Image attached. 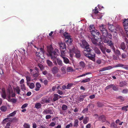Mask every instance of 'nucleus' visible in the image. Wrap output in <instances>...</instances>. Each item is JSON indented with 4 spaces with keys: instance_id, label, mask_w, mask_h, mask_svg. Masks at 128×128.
I'll return each mask as SVG.
<instances>
[{
    "instance_id": "obj_1",
    "label": "nucleus",
    "mask_w": 128,
    "mask_h": 128,
    "mask_svg": "<svg viewBox=\"0 0 128 128\" xmlns=\"http://www.w3.org/2000/svg\"><path fill=\"white\" fill-rule=\"evenodd\" d=\"M80 46L82 48L85 49L84 52V55L89 59L94 61H95L96 54L94 52H91L92 49L89 47V46L87 42L85 40H83L82 41V44H80Z\"/></svg>"
},
{
    "instance_id": "obj_2",
    "label": "nucleus",
    "mask_w": 128,
    "mask_h": 128,
    "mask_svg": "<svg viewBox=\"0 0 128 128\" xmlns=\"http://www.w3.org/2000/svg\"><path fill=\"white\" fill-rule=\"evenodd\" d=\"M47 49L48 55L50 56L51 59L52 60L55 59L58 55V53H59V50L57 48H55L54 50L52 45H50L49 46H47Z\"/></svg>"
},
{
    "instance_id": "obj_3",
    "label": "nucleus",
    "mask_w": 128,
    "mask_h": 128,
    "mask_svg": "<svg viewBox=\"0 0 128 128\" xmlns=\"http://www.w3.org/2000/svg\"><path fill=\"white\" fill-rule=\"evenodd\" d=\"M106 26L102 24L99 27V28L102 36H103L104 39H105L107 37L108 32L106 28Z\"/></svg>"
},
{
    "instance_id": "obj_4",
    "label": "nucleus",
    "mask_w": 128,
    "mask_h": 128,
    "mask_svg": "<svg viewBox=\"0 0 128 128\" xmlns=\"http://www.w3.org/2000/svg\"><path fill=\"white\" fill-rule=\"evenodd\" d=\"M104 43H107V45L109 46L113 50V51H115V48L114 46L113 43L112 41L106 40L105 39L104 40Z\"/></svg>"
},
{
    "instance_id": "obj_5",
    "label": "nucleus",
    "mask_w": 128,
    "mask_h": 128,
    "mask_svg": "<svg viewBox=\"0 0 128 128\" xmlns=\"http://www.w3.org/2000/svg\"><path fill=\"white\" fill-rule=\"evenodd\" d=\"M123 24L125 32L128 36V18L125 19L124 21L123 22Z\"/></svg>"
},
{
    "instance_id": "obj_6",
    "label": "nucleus",
    "mask_w": 128,
    "mask_h": 128,
    "mask_svg": "<svg viewBox=\"0 0 128 128\" xmlns=\"http://www.w3.org/2000/svg\"><path fill=\"white\" fill-rule=\"evenodd\" d=\"M94 38H98V36L100 35V33L98 31L96 30H94L90 32Z\"/></svg>"
},
{
    "instance_id": "obj_7",
    "label": "nucleus",
    "mask_w": 128,
    "mask_h": 128,
    "mask_svg": "<svg viewBox=\"0 0 128 128\" xmlns=\"http://www.w3.org/2000/svg\"><path fill=\"white\" fill-rule=\"evenodd\" d=\"M98 40L96 39V38L91 39L92 43L96 46H100L101 44V40L99 39V38H98Z\"/></svg>"
},
{
    "instance_id": "obj_8",
    "label": "nucleus",
    "mask_w": 128,
    "mask_h": 128,
    "mask_svg": "<svg viewBox=\"0 0 128 128\" xmlns=\"http://www.w3.org/2000/svg\"><path fill=\"white\" fill-rule=\"evenodd\" d=\"M44 53H41L37 52L36 53V55L38 57V59H44L45 58L44 57Z\"/></svg>"
},
{
    "instance_id": "obj_9",
    "label": "nucleus",
    "mask_w": 128,
    "mask_h": 128,
    "mask_svg": "<svg viewBox=\"0 0 128 128\" xmlns=\"http://www.w3.org/2000/svg\"><path fill=\"white\" fill-rule=\"evenodd\" d=\"M116 31L118 32V33H120L122 34L124 33L123 28L119 25H118L116 26Z\"/></svg>"
},
{
    "instance_id": "obj_10",
    "label": "nucleus",
    "mask_w": 128,
    "mask_h": 128,
    "mask_svg": "<svg viewBox=\"0 0 128 128\" xmlns=\"http://www.w3.org/2000/svg\"><path fill=\"white\" fill-rule=\"evenodd\" d=\"M58 70L59 69L57 67L54 66L52 68L51 71L53 74H55L58 72Z\"/></svg>"
},
{
    "instance_id": "obj_11",
    "label": "nucleus",
    "mask_w": 128,
    "mask_h": 128,
    "mask_svg": "<svg viewBox=\"0 0 128 128\" xmlns=\"http://www.w3.org/2000/svg\"><path fill=\"white\" fill-rule=\"evenodd\" d=\"M67 38L65 39L66 43L68 44H70L72 41V39L70 38V36H67Z\"/></svg>"
},
{
    "instance_id": "obj_12",
    "label": "nucleus",
    "mask_w": 128,
    "mask_h": 128,
    "mask_svg": "<svg viewBox=\"0 0 128 128\" xmlns=\"http://www.w3.org/2000/svg\"><path fill=\"white\" fill-rule=\"evenodd\" d=\"M42 113L44 114H52L53 113L52 110L50 109H47L46 110H44Z\"/></svg>"
},
{
    "instance_id": "obj_13",
    "label": "nucleus",
    "mask_w": 128,
    "mask_h": 128,
    "mask_svg": "<svg viewBox=\"0 0 128 128\" xmlns=\"http://www.w3.org/2000/svg\"><path fill=\"white\" fill-rule=\"evenodd\" d=\"M92 49L95 52L98 54H100L101 52L100 50L97 47L94 46L93 47Z\"/></svg>"
},
{
    "instance_id": "obj_14",
    "label": "nucleus",
    "mask_w": 128,
    "mask_h": 128,
    "mask_svg": "<svg viewBox=\"0 0 128 128\" xmlns=\"http://www.w3.org/2000/svg\"><path fill=\"white\" fill-rule=\"evenodd\" d=\"M50 102V100L49 99H47L45 97H43L42 98V100L41 101V103L42 104H44V103H49Z\"/></svg>"
},
{
    "instance_id": "obj_15",
    "label": "nucleus",
    "mask_w": 128,
    "mask_h": 128,
    "mask_svg": "<svg viewBox=\"0 0 128 128\" xmlns=\"http://www.w3.org/2000/svg\"><path fill=\"white\" fill-rule=\"evenodd\" d=\"M100 48L102 53L106 55V48L102 46H100Z\"/></svg>"
},
{
    "instance_id": "obj_16",
    "label": "nucleus",
    "mask_w": 128,
    "mask_h": 128,
    "mask_svg": "<svg viewBox=\"0 0 128 128\" xmlns=\"http://www.w3.org/2000/svg\"><path fill=\"white\" fill-rule=\"evenodd\" d=\"M126 48V45L125 43L124 42H122L120 44V46L119 47L120 48L122 49L124 51Z\"/></svg>"
},
{
    "instance_id": "obj_17",
    "label": "nucleus",
    "mask_w": 128,
    "mask_h": 128,
    "mask_svg": "<svg viewBox=\"0 0 128 128\" xmlns=\"http://www.w3.org/2000/svg\"><path fill=\"white\" fill-rule=\"evenodd\" d=\"M108 28L109 30L112 32L114 31L116 29L114 28V26L112 24L109 25Z\"/></svg>"
},
{
    "instance_id": "obj_18",
    "label": "nucleus",
    "mask_w": 128,
    "mask_h": 128,
    "mask_svg": "<svg viewBox=\"0 0 128 128\" xmlns=\"http://www.w3.org/2000/svg\"><path fill=\"white\" fill-rule=\"evenodd\" d=\"M60 50H65L66 49V46L64 43H61L60 44Z\"/></svg>"
},
{
    "instance_id": "obj_19",
    "label": "nucleus",
    "mask_w": 128,
    "mask_h": 128,
    "mask_svg": "<svg viewBox=\"0 0 128 128\" xmlns=\"http://www.w3.org/2000/svg\"><path fill=\"white\" fill-rule=\"evenodd\" d=\"M56 62L60 66L62 65V62L61 60L58 58H56Z\"/></svg>"
},
{
    "instance_id": "obj_20",
    "label": "nucleus",
    "mask_w": 128,
    "mask_h": 128,
    "mask_svg": "<svg viewBox=\"0 0 128 128\" xmlns=\"http://www.w3.org/2000/svg\"><path fill=\"white\" fill-rule=\"evenodd\" d=\"M112 68V67L111 66H110L108 67H105L103 68L100 69L99 70V72H102L104 71H105L106 70H108L110 69H111Z\"/></svg>"
},
{
    "instance_id": "obj_21",
    "label": "nucleus",
    "mask_w": 128,
    "mask_h": 128,
    "mask_svg": "<svg viewBox=\"0 0 128 128\" xmlns=\"http://www.w3.org/2000/svg\"><path fill=\"white\" fill-rule=\"evenodd\" d=\"M66 49L65 50H60L61 54L60 56L62 58L64 57L65 56V54L66 53Z\"/></svg>"
},
{
    "instance_id": "obj_22",
    "label": "nucleus",
    "mask_w": 128,
    "mask_h": 128,
    "mask_svg": "<svg viewBox=\"0 0 128 128\" xmlns=\"http://www.w3.org/2000/svg\"><path fill=\"white\" fill-rule=\"evenodd\" d=\"M87 96V95H80L78 98V100L80 102L82 101H83L84 98H86Z\"/></svg>"
},
{
    "instance_id": "obj_23",
    "label": "nucleus",
    "mask_w": 128,
    "mask_h": 128,
    "mask_svg": "<svg viewBox=\"0 0 128 128\" xmlns=\"http://www.w3.org/2000/svg\"><path fill=\"white\" fill-rule=\"evenodd\" d=\"M14 90L17 94H20V88L19 86H17L15 88H14Z\"/></svg>"
},
{
    "instance_id": "obj_24",
    "label": "nucleus",
    "mask_w": 128,
    "mask_h": 128,
    "mask_svg": "<svg viewBox=\"0 0 128 128\" xmlns=\"http://www.w3.org/2000/svg\"><path fill=\"white\" fill-rule=\"evenodd\" d=\"M63 59L64 62L66 64H70V61L66 57H63Z\"/></svg>"
},
{
    "instance_id": "obj_25",
    "label": "nucleus",
    "mask_w": 128,
    "mask_h": 128,
    "mask_svg": "<svg viewBox=\"0 0 128 128\" xmlns=\"http://www.w3.org/2000/svg\"><path fill=\"white\" fill-rule=\"evenodd\" d=\"M27 85L31 89L33 88L34 87V84L32 82L30 84L29 82H27Z\"/></svg>"
},
{
    "instance_id": "obj_26",
    "label": "nucleus",
    "mask_w": 128,
    "mask_h": 128,
    "mask_svg": "<svg viewBox=\"0 0 128 128\" xmlns=\"http://www.w3.org/2000/svg\"><path fill=\"white\" fill-rule=\"evenodd\" d=\"M99 118V120L102 121V122H104L106 120V118L104 115L100 116Z\"/></svg>"
},
{
    "instance_id": "obj_27",
    "label": "nucleus",
    "mask_w": 128,
    "mask_h": 128,
    "mask_svg": "<svg viewBox=\"0 0 128 128\" xmlns=\"http://www.w3.org/2000/svg\"><path fill=\"white\" fill-rule=\"evenodd\" d=\"M127 84L126 82L125 81H122L120 83V87H122L125 86H126Z\"/></svg>"
},
{
    "instance_id": "obj_28",
    "label": "nucleus",
    "mask_w": 128,
    "mask_h": 128,
    "mask_svg": "<svg viewBox=\"0 0 128 128\" xmlns=\"http://www.w3.org/2000/svg\"><path fill=\"white\" fill-rule=\"evenodd\" d=\"M89 31L90 32L94 30H95L94 25H90L89 27Z\"/></svg>"
},
{
    "instance_id": "obj_29",
    "label": "nucleus",
    "mask_w": 128,
    "mask_h": 128,
    "mask_svg": "<svg viewBox=\"0 0 128 128\" xmlns=\"http://www.w3.org/2000/svg\"><path fill=\"white\" fill-rule=\"evenodd\" d=\"M7 109V107L5 106H2L0 108L1 110L4 112H5L6 110Z\"/></svg>"
},
{
    "instance_id": "obj_30",
    "label": "nucleus",
    "mask_w": 128,
    "mask_h": 128,
    "mask_svg": "<svg viewBox=\"0 0 128 128\" xmlns=\"http://www.w3.org/2000/svg\"><path fill=\"white\" fill-rule=\"evenodd\" d=\"M41 106V105L39 102H37L35 104V107L37 109L40 108Z\"/></svg>"
},
{
    "instance_id": "obj_31",
    "label": "nucleus",
    "mask_w": 128,
    "mask_h": 128,
    "mask_svg": "<svg viewBox=\"0 0 128 128\" xmlns=\"http://www.w3.org/2000/svg\"><path fill=\"white\" fill-rule=\"evenodd\" d=\"M89 120V118L87 116L86 117L84 120L83 123L84 124H86L88 122Z\"/></svg>"
},
{
    "instance_id": "obj_32",
    "label": "nucleus",
    "mask_w": 128,
    "mask_h": 128,
    "mask_svg": "<svg viewBox=\"0 0 128 128\" xmlns=\"http://www.w3.org/2000/svg\"><path fill=\"white\" fill-rule=\"evenodd\" d=\"M90 80V78H86L84 80H83L81 82V83H86L88 82H89Z\"/></svg>"
},
{
    "instance_id": "obj_33",
    "label": "nucleus",
    "mask_w": 128,
    "mask_h": 128,
    "mask_svg": "<svg viewBox=\"0 0 128 128\" xmlns=\"http://www.w3.org/2000/svg\"><path fill=\"white\" fill-rule=\"evenodd\" d=\"M17 110H16L13 112L12 113L9 114L8 116V117H10L14 116L16 113L17 112Z\"/></svg>"
},
{
    "instance_id": "obj_34",
    "label": "nucleus",
    "mask_w": 128,
    "mask_h": 128,
    "mask_svg": "<svg viewBox=\"0 0 128 128\" xmlns=\"http://www.w3.org/2000/svg\"><path fill=\"white\" fill-rule=\"evenodd\" d=\"M92 73L91 72H86L84 74H82L80 75L79 76H77V78H79L80 77H82V76H85L86 75H88V74H91Z\"/></svg>"
},
{
    "instance_id": "obj_35",
    "label": "nucleus",
    "mask_w": 128,
    "mask_h": 128,
    "mask_svg": "<svg viewBox=\"0 0 128 128\" xmlns=\"http://www.w3.org/2000/svg\"><path fill=\"white\" fill-rule=\"evenodd\" d=\"M110 127L111 128H117V125L114 122H112L110 124Z\"/></svg>"
},
{
    "instance_id": "obj_36",
    "label": "nucleus",
    "mask_w": 128,
    "mask_h": 128,
    "mask_svg": "<svg viewBox=\"0 0 128 128\" xmlns=\"http://www.w3.org/2000/svg\"><path fill=\"white\" fill-rule=\"evenodd\" d=\"M57 94H54V97L53 98V100L54 102L58 100V98L57 96Z\"/></svg>"
},
{
    "instance_id": "obj_37",
    "label": "nucleus",
    "mask_w": 128,
    "mask_h": 128,
    "mask_svg": "<svg viewBox=\"0 0 128 128\" xmlns=\"http://www.w3.org/2000/svg\"><path fill=\"white\" fill-rule=\"evenodd\" d=\"M78 119H76L74 122V126L75 127H77L78 125Z\"/></svg>"
},
{
    "instance_id": "obj_38",
    "label": "nucleus",
    "mask_w": 128,
    "mask_h": 128,
    "mask_svg": "<svg viewBox=\"0 0 128 128\" xmlns=\"http://www.w3.org/2000/svg\"><path fill=\"white\" fill-rule=\"evenodd\" d=\"M75 53L76 54V58H78L80 57L81 54L80 51H78L76 53Z\"/></svg>"
},
{
    "instance_id": "obj_39",
    "label": "nucleus",
    "mask_w": 128,
    "mask_h": 128,
    "mask_svg": "<svg viewBox=\"0 0 128 128\" xmlns=\"http://www.w3.org/2000/svg\"><path fill=\"white\" fill-rule=\"evenodd\" d=\"M113 86V84H111L107 86L104 89L105 91L106 90H108L110 88H112V86Z\"/></svg>"
},
{
    "instance_id": "obj_40",
    "label": "nucleus",
    "mask_w": 128,
    "mask_h": 128,
    "mask_svg": "<svg viewBox=\"0 0 128 128\" xmlns=\"http://www.w3.org/2000/svg\"><path fill=\"white\" fill-rule=\"evenodd\" d=\"M124 66V65L123 64H118L115 65L114 66V67L115 68H117L118 67H122L123 66Z\"/></svg>"
},
{
    "instance_id": "obj_41",
    "label": "nucleus",
    "mask_w": 128,
    "mask_h": 128,
    "mask_svg": "<svg viewBox=\"0 0 128 128\" xmlns=\"http://www.w3.org/2000/svg\"><path fill=\"white\" fill-rule=\"evenodd\" d=\"M80 65L82 68H84L85 66V64L83 62H80Z\"/></svg>"
},
{
    "instance_id": "obj_42",
    "label": "nucleus",
    "mask_w": 128,
    "mask_h": 128,
    "mask_svg": "<svg viewBox=\"0 0 128 128\" xmlns=\"http://www.w3.org/2000/svg\"><path fill=\"white\" fill-rule=\"evenodd\" d=\"M66 71L68 72H72L73 71V69L72 67H68L66 68Z\"/></svg>"
},
{
    "instance_id": "obj_43",
    "label": "nucleus",
    "mask_w": 128,
    "mask_h": 128,
    "mask_svg": "<svg viewBox=\"0 0 128 128\" xmlns=\"http://www.w3.org/2000/svg\"><path fill=\"white\" fill-rule=\"evenodd\" d=\"M104 106L103 104L100 102H97V106L99 107H102Z\"/></svg>"
},
{
    "instance_id": "obj_44",
    "label": "nucleus",
    "mask_w": 128,
    "mask_h": 128,
    "mask_svg": "<svg viewBox=\"0 0 128 128\" xmlns=\"http://www.w3.org/2000/svg\"><path fill=\"white\" fill-rule=\"evenodd\" d=\"M20 86L22 90L24 91L26 90L25 85L24 84H21Z\"/></svg>"
},
{
    "instance_id": "obj_45",
    "label": "nucleus",
    "mask_w": 128,
    "mask_h": 128,
    "mask_svg": "<svg viewBox=\"0 0 128 128\" xmlns=\"http://www.w3.org/2000/svg\"><path fill=\"white\" fill-rule=\"evenodd\" d=\"M62 110H66L68 108L67 106L65 104H63L62 106Z\"/></svg>"
},
{
    "instance_id": "obj_46",
    "label": "nucleus",
    "mask_w": 128,
    "mask_h": 128,
    "mask_svg": "<svg viewBox=\"0 0 128 128\" xmlns=\"http://www.w3.org/2000/svg\"><path fill=\"white\" fill-rule=\"evenodd\" d=\"M46 62L48 66H51L52 64V62L49 60H46Z\"/></svg>"
},
{
    "instance_id": "obj_47",
    "label": "nucleus",
    "mask_w": 128,
    "mask_h": 128,
    "mask_svg": "<svg viewBox=\"0 0 128 128\" xmlns=\"http://www.w3.org/2000/svg\"><path fill=\"white\" fill-rule=\"evenodd\" d=\"M66 67L64 66L62 67L61 68V70L64 74L66 73Z\"/></svg>"
},
{
    "instance_id": "obj_48",
    "label": "nucleus",
    "mask_w": 128,
    "mask_h": 128,
    "mask_svg": "<svg viewBox=\"0 0 128 128\" xmlns=\"http://www.w3.org/2000/svg\"><path fill=\"white\" fill-rule=\"evenodd\" d=\"M88 108H86L84 109L82 111L83 113L84 114L87 113L88 112Z\"/></svg>"
},
{
    "instance_id": "obj_49",
    "label": "nucleus",
    "mask_w": 128,
    "mask_h": 128,
    "mask_svg": "<svg viewBox=\"0 0 128 128\" xmlns=\"http://www.w3.org/2000/svg\"><path fill=\"white\" fill-rule=\"evenodd\" d=\"M115 54H116L118 55H120V51L118 50H116L115 51H114Z\"/></svg>"
},
{
    "instance_id": "obj_50",
    "label": "nucleus",
    "mask_w": 128,
    "mask_h": 128,
    "mask_svg": "<svg viewBox=\"0 0 128 128\" xmlns=\"http://www.w3.org/2000/svg\"><path fill=\"white\" fill-rule=\"evenodd\" d=\"M23 126L25 128H30V125L27 123H24Z\"/></svg>"
},
{
    "instance_id": "obj_51",
    "label": "nucleus",
    "mask_w": 128,
    "mask_h": 128,
    "mask_svg": "<svg viewBox=\"0 0 128 128\" xmlns=\"http://www.w3.org/2000/svg\"><path fill=\"white\" fill-rule=\"evenodd\" d=\"M73 85V84L72 83L70 84H68L66 87V89H70L71 88V87Z\"/></svg>"
},
{
    "instance_id": "obj_52",
    "label": "nucleus",
    "mask_w": 128,
    "mask_h": 128,
    "mask_svg": "<svg viewBox=\"0 0 128 128\" xmlns=\"http://www.w3.org/2000/svg\"><path fill=\"white\" fill-rule=\"evenodd\" d=\"M10 102H12L13 103H15L17 102L16 100L14 98L11 99L10 100Z\"/></svg>"
},
{
    "instance_id": "obj_53",
    "label": "nucleus",
    "mask_w": 128,
    "mask_h": 128,
    "mask_svg": "<svg viewBox=\"0 0 128 128\" xmlns=\"http://www.w3.org/2000/svg\"><path fill=\"white\" fill-rule=\"evenodd\" d=\"M8 92H9V94L7 96V98H8L7 99L8 100V101H10V100L11 99H10L11 96H10V90H8Z\"/></svg>"
},
{
    "instance_id": "obj_54",
    "label": "nucleus",
    "mask_w": 128,
    "mask_h": 128,
    "mask_svg": "<svg viewBox=\"0 0 128 128\" xmlns=\"http://www.w3.org/2000/svg\"><path fill=\"white\" fill-rule=\"evenodd\" d=\"M122 92L123 94H126L128 92V89L126 88H124L123 89Z\"/></svg>"
},
{
    "instance_id": "obj_55",
    "label": "nucleus",
    "mask_w": 128,
    "mask_h": 128,
    "mask_svg": "<svg viewBox=\"0 0 128 128\" xmlns=\"http://www.w3.org/2000/svg\"><path fill=\"white\" fill-rule=\"evenodd\" d=\"M38 66L40 68L41 70H43L44 68V67L43 65L40 64H38Z\"/></svg>"
},
{
    "instance_id": "obj_56",
    "label": "nucleus",
    "mask_w": 128,
    "mask_h": 128,
    "mask_svg": "<svg viewBox=\"0 0 128 128\" xmlns=\"http://www.w3.org/2000/svg\"><path fill=\"white\" fill-rule=\"evenodd\" d=\"M112 89L116 91L117 90H118V87L113 84V86L112 87Z\"/></svg>"
},
{
    "instance_id": "obj_57",
    "label": "nucleus",
    "mask_w": 128,
    "mask_h": 128,
    "mask_svg": "<svg viewBox=\"0 0 128 128\" xmlns=\"http://www.w3.org/2000/svg\"><path fill=\"white\" fill-rule=\"evenodd\" d=\"M63 35L65 38V39L67 38V36H70L68 35V33L67 32H65L63 34Z\"/></svg>"
},
{
    "instance_id": "obj_58",
    "label": "nucleus",
    "mask_w": 128,
    "mask_h": 128,
    "mask_svg": "<svg viewBox=\"0 0 128 128\" xmlns=\"http://www.w3.org/2000/svg\"><path fill=\"white\" fill-rule=\"evenodd\" d=\"M110 39H112V36L110 33H108L107 37Z\"/></svg>"
},
{
    "instance_id": "obj_59",
    "label": "nucleus",
    "mask_w": 128,
    "mask_h": 128,
    "mask_svg": "<svg viewBox=\"0 0 128 128\" xmlns=\"http://www.w3.org/2000/svg\"><path fill=\"white\" fill-rule=\"evenodd\" d=\"M128 108V106L127 105L126 106H124L122 108V110H125L126 111L127 110V108Z\"/></svg>"
},
{
    "instance_id": "obj_60",
    "label": "nucleus",
    "mask_w": 128,
    "mask_h": 128,
    "mask_svg": "<svg viewBox=\"0 0 128 128\" xmlns=\"http://www.w3.org/2000/svg\"><path fill=\"white\" fill-rule=\"evenodd\" d=\"M27 82L30 81L31 80L30 78L28 76H26V77Z\"/></svg>"
},
{
    "instance_id": "obj_61",
    "label": "nucleus",
    "mask_w": 128,
    "mask_h": 128,
    "mask_svg": "<svg viewBox=\"0 0 128 128\" xmlns=\"http://www.w3.org/2000/svg\"><path fill=\"white\" fill-rule=\"evenodd\" d=\"M36 87L39 88H40L41 86V84L39 82L37 83L36 84Z\"/></svg>"
},
{
    "instance_id": "obj_62",
    "label": "nucleus",
    "mask_w": 128,
    "mask_h": 128,
    "mask_svg": "<svg viewBox=\"0 0 128 128\" xmlns=\"http://www.w3.org/2000/svg\"><path fill=\"white\" fill-rule=\"evenodd\" d=\"M1 96L2 98L4 99H6V94H2Z\"/></svg>"
},
{
    "instance_id": "obj_63",
    "label": "nucleus",
    "mask_w": 128,
    "mask_h": 128,
    "mask_svg": "<svg viewBox=\"0 0 128 128\" xmlns=\"http://www.w3.org/2000/svg\"><path fill=\"white\" fill-rule=\"evenodd\" d=\"M73 125L72 123H70L69 124L67 125L66 126V128H69L70 126L71 127Z\"/></svg>"
},
{
    "instance_id": "obj_64",
    "label": "nucleus",
    "mask_w": 128,
    "mask_h": 128,
    "mask_svg": "<svg viewBox=\"0 0 128 128\" xmlns=\"http://www.w3.org/2000/svg\"><path fill=\"white\" fill-rule=\"evenodd\" d=\"M56 124L54 122H52L49 124V126L52 127H53Z\"/></svg>"
}]
</instances>
